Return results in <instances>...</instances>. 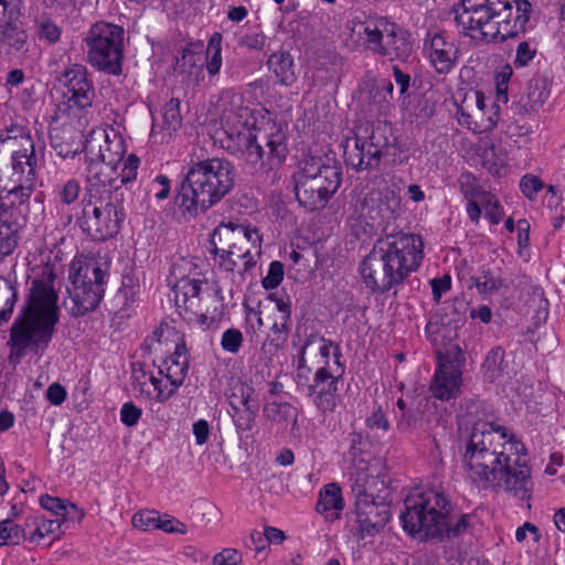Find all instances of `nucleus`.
Here are the masks:
<instances>
[{
    "label": "nucleus",
    "mask_w": 565,
    "mask_h": 565,
    "mask_svg": "<svg viewBox=\"0 0 565 565\" xmlns=\"http://www.w3.org/2000/svg\"><path fill=\"white\" fill-rule=\"evenodd\" d=\"M456 17L471 38L502 43L525 33L532 4L527 0H462Z\"/></svg>",
    "instance_id": "nucleus-5"
},
{
    "label": "nucleus",
    "mask_w": 565,
    "mask_h": 565,
    "mask_svg": "<svg viewBox=\"0 0 565 565\" xmlns=\"http://www.w3.org/2000/svg\"><path fill=\"white\" fill-rule=\"evenodd\" d=\"M458 182L459 190L467 201L477 200V195L483 190L477 178L470 172L462 173Z\"/></svg>",
    "instance_id": "nucleus-55"
},
{
    "label": "nucleus",
    "mask_w": 565,
    "mask_h": 565,
    "mask_svg": "<svg viewBox=\"0 0 565 565\" xmlns=\"http://www.w3.org/2000/svg\"><path fill=\"white\" fill-rule=\"evenodd\" d=\"M367 224L385 232L388 227V184L381 178L372 180V188L364 199Z\"/></svg>",
    "instance_id": "nucleus-22"
},
{
    "label": "nucleus",
    "mask_w": 565,
    "mask_h": 565,
    "mask_svg": "<svg viewBox=\"0 0 565 565\" xmlns=\"http://www.w3.org/2000/svg\"><path fill=\"white\" fill-rule=\"evenodd\" d=\"M244 342L243 332L237 328L226 329L221 337V348L224 352L237 354Z\"/></svg>",
    "instance_id": "nucleus-54"
},
{
    "label": "nucleus",
    "mask_w": 565,
    "mask_h": 565,
    "mask_svg": "<svg viewBox=\"0 0 565 565\" xmlns=\"http://www.w3.org/2000/svg\"><path fill=\"white\" fill-rule=\"evenodd\" d=\"M82 191V183L77 178L61 180L52 186L50 203L57 213L66 212L78 201Z\"/></svg>",
    "instance_id": "nucleus-28"
},
{
    "label": "nucleus",
    "mask_w": 565,
    "mask_h": 565,
    "mask_svg": "<svg viewBox=\"0 0 565 565\" xmlns=\"http://www.w3.org/2000/svg\"><path fill=\"white\" fill-rule=\"evenodd\" d=\"M341 163L329 157L306 156L295 177V193L299 205L313 212L323 209L342 183Z\"/></svg>",
    "instance_id": "nucleus-9"
},
{
    "label": "nucleus",
    "mask_w": 565,
    "mask_h": 565,
    "mask_svg": "<svg viewBox=\"0 0 565 565\" xmlns=\"http://www.w3.org/2000/svg\"><path fill=\"white\" fill-rule=\"evenodd\" d=\"M296 384L323 415L342 402L345 362L341 345L317 332L306 335L298 350Z\"/></svg>",
    "instance_id": "nucleus-3"
},
{
    "label": "nucleus",
    "mask_w": 565,
    "mask_h": 565,
    "mask_svg": "<svg viewBox=\"0 0 565 565\" xmlns=\"http://www.w3.org/2000/svg\"><path fill=\"white\" fill-rule=\"evenodd\" d=\"M17 17L18 10L0 18V50L8 54H24L29 50V34Z\"/></svg>",
    "instance_id": "nucleus-23"
},
{
    "label": "nucleus",
    "mask_w": 565,
    "mask_h": 565,
    "mask_svg": "<svg viewBox=\"0 0 565 565\" xmlns=\"http://www.w3.org/2000/svg\"><path fill=\"white\" fill-rule=\"evenodd\" d=\"M524 445L507 428L477 422L463 441L461 462L470 482L479 490H504L520 500L530 498L531 467Z\"/></svg>",
    "instance_id": "nucleus-1"
},
{
    "label": "nucleus",
    "mask_w": 565,
    "mask_h": 565,
    "mask_svg": "<svg viewBox=\"0 0 565 565\" xmlns=\"http://www.w3.org/2000/svg\"><path fill=\"white\" fill-rule=\"evenodd\" d=\"M222 34L214 32L206 45L205 50V68L211 77L216 76L222 67Z\"/></svg>",
    "instance_id": "nucleus-38"
},
{
    "label": "nucleus",
    "mask_w": 565,
    "mask_h": 565,
    "mask_svg": "<svg viewBox=\"0 0 565 565\" xmlns=\"http://www.w3.org/2000/svg\"><path fill=\"white\" fill-rule=\"evenodd\" d=\"M109 276L108 268L96 258H73L68 268L71 286L67 288L73 303L68 311L72 317H85L99 307Z\"/></svg>",
    "instance_id": "nucleus-10"
},
{
    "label": "nucleus",
    "mask_w": 565,
    "mask_h": 565,
    "mask_svg": "<svg viewBox=\"0 0 565 565\" xmlns=\"http://www.w3.org/2000/svg\"><path fill=\"white\" fill-rule=\"evenodd\" d=\"M366 427L372 431L381 430L385 433L388 428L386 411L382 405L373 409L372 414L365 420Z\"/></svg>",
    "instance_id": "nucleus-61"
},
{
    "label": "nucleus",
    "mask_w": 565,
    "mask_h": 565,
    "mask_svg": "<svg viewBox=\"0 0 565 565\" xmlns=\"http://www.w3.org/2000/svg\"><path fill=\"white\" fill-rule=\"evenodd\" d=\"M190 365V354L184 343H177L174 351L164 358L158 365V375L149 374V384L152 388L146 387V382L140 381L138 370L135 369V380L138 383L141 396L153 404H166L183 385Z\"/></svg>",
    "instance_id": "nucleus-13"
},
{
    "label": "nucleus",
    "mask_w": 565,
    "mask_h": 565,
    "mask_svg": "<svg viewBox=\"0 0 565 565\" xmlns=\"http://www.w3.org/2000/svg\"><path fill=\"white\" fill-rule=\"evenodd\" d=\"M33 28L35 38L46 45H54L60 42L63 33L62 26L47 14L35 18Z\"/></svg>",
    "instance_id": "nucleus-36"
},
{
    "label": "nucleus",
    "mask_w": 565,
    "mask_h": 565,
    "mask_svg": "<svg viewBox=\"0 0 565 565\" xmlns=\"http://www.w3.org/2000/svg\"><path fill=\"white\" fill-rule=\"evenodd\" d=\"M19 228L20 224L13 212L0 210V260L17 247Z\"/></svg>",
    "instance_id": "nucleus-32"
},
{
    "label": "nucleus",
    "mask_w": 565,
    "mask_h": 565,
    "mask_svg": "<svg viewBox=\"0 0 565 565\" xmlns=\"http://www.w3.org/2000/svg\"><path fill=\"white\" fill-rule=\"evenodd\" d=\"M86 163V180L110 183L116 186L113 174L118 170L127 151L126 140L113 126L95 127L85 138L83 147Z\"/></svg>",
    "instance_id": "nucleus-11"
},
{
    "label": "nucleus",
    "mask_w": 565,
    "mask_h": 565,
    "mask_svg": "<svg viewBox=\"0 0 565 565\" xmlns=\"http://www.w3.org/2000/svg\"><path fill=\"white\" fill-rule=\"evenodd\" d=\"M543 188L544 183L537 175L526 173L520 180V191L530 201H534Z\"/></svg>",
    "instance_id": "nucleus-57"
},
{
    "label": "nucleus",
    "mask_w": 565,
    "mask_h": 565,
    "mask_svg": "<svg viewBox=\"0 0 565 565\" xmlns=\"http://www.w3.org/2000/svg\"><path fill=\"white\" fill-rule=\"evenodd\" d=\"M551 87L546 77H533L527 86L525 95L522 97L523 107L526 111H537L550 98Z\"/></svg>",
    "instance_id": "nucleus-33"
},
{
    "label": "nucleus",
    "mask_w": 565,
    "mask_h": 565,
    "mask_svg": "<svg viewBox=\"0 0 565 565\" xmlns=\"http://www.w3.org/2000/svg\"><path fill=\"white\" fill-rule=\"evenodd\" d=\"M174 303L179 315L183 312L195 315L216 309L218 317L223 318L225 305L221 288L210 281L201 273H192L177 279L172 288Z\"/></svg>",
    "instance_id": "nucleus-15"
},
{
    "label": "nucleus",
    "mask_w": 565,
    "mask_h": 565,
    "mask_svg": "<svg viewBox=\"0 0 565 565\" xmlns=\"http://www.w3.org/2000/svg\"><path fill=\"white\" fill-rule=\"evenodd\" d=\"M235 170L224 158L193 162L181 182L174 205L183 217L194 218L218 203L234 186Z\"/></svg>",
    "instance_id": "nucleus-6"
},
{
    "label": "nucleus",
    "mask_w": 565,
    "mask_h": 565,
    "mask_svg": "<svg viewBox=\"0 0 565 565\" xmlns=\"http://www.w3.org/2000/svg\"><path fill=\"white\" fill-rule=\"evenodd\" d=\"M267 66L281 86L289 87L297 81L295 61L288 51H278L270 54Z\"/></svg>",
    "instance_id": "nucleus-30"
},
{
    "label": "nucleus",
    "mask_w": 565,
    "mask_h": 565,
    "mask_svg": "<svg viewBox=\"0 0 565 565\" xmlns=\"http://www.w3.org/2000/svg\"><path fill=\"white\" fill-rule=\"evenodd\" d=\"M391 287L403 282L416 271L424 258V244L419 236L411 233L391 235Z\"/></svg>",
    "instance_id": "nucleus-16"
},
{
    "label": "nucleus",
    "mask_w": 565,
    "mask_h": 565,
    "mask_svg": "<svg viewBox=\"0 0 565 565\" xmlns=\"http://www.w3.org/2000/svg\"><path fill=\"white\" fill-rule=\"evenodd\" d=\"M252 407L253 405H259L255 397V390L247 383H238L233 386L232 394L230 396V407Z\"/></svg>",
    "instance_id": "nucleus-46"
},
{
    "label": "nucleus",
    "mask_w": 565,
    "mask_h": 565,
    "mask_svg": "<svg viewBox=\"0 0 565 565\" xmlns=\"http://www.w3.org/2000/svg\"><path fill=\"white\" fill-rule=\"evenodd\" d=\"M505 367L504 350L500 347H495L489 351L482 364L483 377L488 382L493 383L503 375Z\"/></svg>",
    "instance_id": "nucleus-39"
},
{
    "label": "nucleus",
    "mask_w": 565,
    "mask_h": 565,
    "mask_svg": "<svg viewBox=\"0 0 565 565\" xmlns=\"http://www.w3.org/2000/svg\"><path fill=\"white\" fill-rule=\"evenodd\" d=\"M61 527V522L55 520L42 519L38 522L35 530L30 536L31 542L40 543L41 540L47 536L55 535Z\"/></svg>",
    "instance_id": "nucleus-56"
},
{
    "label": "nucleus",
    "mask_w": 565,
    "mask_h": 565,
    "mask_svg": "<svg viewBox=\"0 0 565 565\" xmlns=\"http://www.w3.org/2000/svg\"><path fill=\"white\" fill-rule=\"evenodd\" d=\"M462 371L458 362L439 355V363L429 383V391L439 401L448 402L460 395Z\"/></svg>",
    "instance_id": "nucleus-21"
},
{
    "label": "nucleus",
    "mask_w": 565,
    "mask_h": 565,
    "mask_svg": "<svg viewBox=\"0 0 565 565\" xmlns=\"http://www.w3.org/2000/svg\"><path fill=\"white\" fill-rule=\"evenodd\" d=\"M344 508L345 500L342 488L338 482L327 483L319 490L315 511L322 515L326 521L340 520Z\"/></svg>",
    "instance_id": "nucleus-25"
},
{
    "label": "nucleus",
    "mask_w": 565,
    "mask_h": 565,
    "mask_svg": "<svg viewBox=\"0 0 565 565\" xmlns=\"http://www.w3.org/2000/svg\"><path fill=\"white\" fill-rule=\"evenodd\" d=\"M411 57H413L412 33L395 23H391V61L398 60L406 63Z\"/></svg>",
    "instance_id": "nucleus-34"
},
{
    "label": "nucleus",
    "mask_w": 565,
    "mask_h": 565,
    "mask_svg": "<svg viewBox=\"0 0 565 565\" xmlns=\"http://www.w3.org/2000/svg\"><path fill=\"white\" fill-rule=\"evenodd\" d=\"M125 220L124 193L113 191L110 183L87 181L76 214L82 233L94 242H106L117 236Z\"/></svg>",
    "instance_id": "nucleus-8"
},
{
    "label": "nucleus",
    "mask_w": 565,
    "mask_h": 565,
    "mask_svg": "<svg viewBox=\"0 0 565 565\" xmlns=\"http://www.w3.org/2000/svg\"><path fill=\"white\" fill-rule=\"evenodd\" d=\"M117 297L121 299V310H130L139 302L140 279L134 268L124 270Z\"/></svg>",
    "instance_id": "nucleus-35"
},
{
    "label": "nucleus",
    "mask_w": 565,
    "mask_h": 565,
    "mask_svg": "<svg viewBox=\"0 0 565 565\" xmlns=\"http://www.w3.org/2000/svg\"><path fill=\"white\" fill-rule=\"evenodd\" d=\"M36 189V184L23 182L20 180L7 181V185L0 192V210L12 211L15 216V210L30 204L32 194Z\"/></svg>",
    "instance_id": "nucleus-27"
},
{
    "label": "nucleus",
    "mask_w": 565,
    "mask_h": 565,
    "mask_svg": "<svg viewBox=\"0 0 565 565\" xmlns=\"http://www.w3.org/2000/svg\"><path fill=\"white\" fill-rule=\"evenodd\" d=\"M266 36L262 31H249L243 34L238 44L242 47H246L248 50L260 51L265 46Z\"/></svg>",
    "instance_id": "nucleus-64"
},
{
    "label": "nucleus",
    "mask_w": 565,
    "mask_h": 565,
    "mask_svg": "<svg viewBox=\"0 0 565 565\" xmlns=\"http://www.w3.org/2000/svg\"><path fill=\"white\" fill-rule=\"evenodd\" d=\"M223 232L234 234L232 226L220 225L213 231L210 239L220 269L226 273L244 274L255 267L256 260L249 247L244 248L236 243H231L227 249L217 247V243L222 242Z\"/></svg>",
    "instance_id": "nucleus-19"
},
{
    "label": "nucleus",
    "mask_w": 565,
    "mask_h": 565,
    "mask_svg": "<svg viewBox=\"0 0 565 565\" xmlns=\"http://www.w3.org/2000/svg\"><path fill=\"white\" fill-rule=\"evenodd\" d=\"M396 85L398 86L399 95L405 99L409 96V88L412 82V74L408 70H403L399 65L391 67Z\"/></svg>",
    "instance_id": "nucleus-62"
},
{
    "label": "nucleus",
    "mask_w": 565,
    "mask_h": 565,
    "mask_svg": "<svg viewBox=\"0 0 565 565\" xmlns=\"http://www.w3.org/2000/svg\"><path fill=\"white\" fill-rule=\"evenodd\" d=\"M423 55L439 75L449 74L459 60V47L446 31L428 30L423 41Z\"/></svg>",
    "instance_id": "nucleus-17"
},
{
    "label": "nucleus",
    "mask_w": 565,
    "mask_h": 565,
    "mask_svg": "<svg viewBox=\"0 0 565 565\" xmlns=\"http://www.w3.org/2000/svg\"><path fill=\"white\" fill-rule=\"evenodd\" d=\"M125 30L122 26L99 21L86 38L88 63L97 71L119 76L122 73Z\"/></svg>",
    "instance_id": "nucleus-14"
},
{
    "label": "nucleus",
    "mask_w": 565,
    "mask_h": 565,
    "mask_svg": "<svg viewBox=\"0 0 565 565\" xmlns=\"http://www.w3.org/2000/svg\"><path fill=\"white\" fill-rule=\"evenodd\" d=\"M399 520L409 536L443 543L466 534L473 515L455 513L449 495L431 488L411 492L404 500Z\"/></svg>",
    "instance_id": "nucleus-4"
},
{
    "label": "nucleus",
    "mask_w": 565,
    "mask_h": 565,
    "mask_svg": "<svg viewBox=\"0 0 565 565\" xmlns=\"http://www.w3.org/2000/svg\"><path fill=\"white\" fill-rule=\"evenodd\" d=\"M25 536L24 529L8 518L0 521V547L18 545Z\"/></svg>",
    "instance_id": "nucleus-47"
},
{
    "label": "nucleus",
    "mask_w": 565,
    "mask_h": 565,
    "mask_svg": "<svg viewBox=\"0 0 565 565\" xmlns=\"http://www.w3.org/2000/svg\"><path fill=\"white\" fill-rule=\"evenodd\" d=\"M142 416V409L134 402H126L120 408V420L127 427H134Z\"/></svg>",
    "instance_id": "nucleus-60"
},
{
    "label": "nucleus",
    "mask_w": 565,
    "mask_h": 565,
    "mask_svg": "<svg viewBox=\"0 0 565 565\" xmlns=\"http://www.w3.org/2000/svg\"><path fill=\"white\" fill-rule=\"evenodd\" d=\"M72 125H63L50 130V145L55 153L63 159L74 158L79 150L78 136Z\"/></svg>",
    "instance_id": "nucleus-29"
},
{
    "label": "nucleus",
    "mask_w": 565,
    "mask_h": 565,
    "mask_svg": "<svg viewBox=\"0 0 565 565\" xmlns=\"http://www.w3.org/2000/svg\"><path fill=\"white\" fill-rule=\"evenodd\" d=\"M57 292L52 282L35 279L29 298L10 328L12 353L22 356L34 345L47 347L58 322Z\"/></svg>",
    "instance_id": "nucleus-7"
},
{
    "label": "nucleus",
    "mask_w": 565,
    "mask_h": 565,
    "mask_svg": "<svg viewBox=\"0 0 565 565\" xmlns=\"http://www.w3.org/2000/svg\"><path fill=\"white\" fill-rule=\"evenodd\" d=\"M388 521V515H384L381 519V522H373L370 516L365 513H358V532L359 539L364 540L367 536H373L380 532V530L385 525Z\"/></svg>",
    "instance_id": "nucleus-53"
},
{
    "label": "nucleus",
    "mask_w": 565,
    "mask_h": 565,
    "mask_svg": "<svg viewBox=\"0 0 565 565\" xmlns=\"http://www.w3.org/2000/svg\"><path fill=\"white\" fill-rule=\"evenodd\" d=\"M284 265L279 260H273L268 266L267 275L263 278L262 285L266 290L277 288L284 279Z\"/></svg>",
    "instance_id": "nucleus-58"
},
{
    "label": "nucleus",
    "mask_w": 565,
    "mask_h": 565,
    "mask_svg": "<svg viewBox=\"0 0 565 565\" xmlns=\"http://www.w3.org/2000/svg\"><path fill=\"white\" fill-rule=\"evenodd\" d=\"M139 166L140 159L135 153H130L121 163L120 171L113 174V178H116V186L113 191L119 192L120 185L132 183L137 178Z\"/></svg>",
    "instance_id": "nucleus-45"
},
{
    "label": "nucleus",
    "mask_w": 565,
    "mask_h": 565,
    "mask_svg": "<svg viewBox=\"0 0 565 565\" xmlns=\"http://www.w3.org/2000/svg\"><path fill=\"white\" fill-rule=\"evenodd\" d=\"M183 315H180L183 320L188 321L189 323H193L195 327H198L202 331L207 330H214L218 327L220 321L222 320L221 317H218L216 309L210 310V313L205 311L198 312L195 315L183 312Z\"/></svg>",
    "instance_id": "nucleus-48"
},
{
    "label": "nucleus",
    "mask_w": 565,
    "mask_h": 565,
    "mask_svg": "<svg viewBox=\"0 0 565 565\" xmlns=\"http://www.w3.org/2000/svg\"><path fill=\"white\" fill-rule=\"evenodd\" d=\"M387 149V137H377L375 131H371L367 137L356 135L354 148L344 150V161L347 166L356 171L371 170L379 167L381 157L386 153Z\"/></svg>",
    "instance_id": "nucleus-20"
},
{
    "label": "nucleus",
    "mask_w": 565,
    "mask_h": 565,
    "mask_svg": "<svg viewBox=\"0 0 565 565\" xmlns=\"http://www.w3.org/2000/svg\"><path fill=\"white\" fill-rule=\"evenodd\" d=\"M242 562V553L236 548L227 547L213 556L211 565H239Z\"/></svg>",
    "instance_id": "nucleus-63"
},
{
    "label": "nucleus",
    "mask_w": 565,
    "mask_h": 565,
    "mask_svg": "<svg viewBox=\"0 0 565 565\" xmlns=\"http://www.w3.org/2000/svg\"><path fill=\"white\" fill-rule=\"evenodd\" d=\"M537 54V44L534 40L522 41L518 44L513 64L516 68L530 65Z\"/></svg>",
    "instance_id": "nucleus-52"
},
{
    "label": "nucleus",
    "mask_w": 565,
    "mask_h": 565,
    "mask_svg": "<svg viewBox=\"0 0 565 565\" xmlns=\"http://www.w3.org/2000/svg\"><path fill=\"white\" fill-rule=\"evenodd\" d=\"M270 319L273 323L269 328L270 332L264 342V349L268 347L270 352H277L285 347L288 340L291 319L278 318L275 316H270Z\"/></svg>",
    "instance_id": "nucleus-37"
},
{
    "label": "nucleus",
    "mask_w": 565,
    "mask_h": 565,
    "mask_svg": "<svg viewBox=\"0 0 565 565\" xmlns=\"http://www.w3.org/2000/svg\"><path fill=\"white\" fill-rule=\"evenodd\" d=\"M386 20L382 19L380 22L369 21L364 24L363 31L360 32L363 34V39L369 49L385 53V49L382 45L383 33L379 24L385 25Z\"/></svg>",
    "instance_id": "nucleus-49"
},
{
    "label": "nucleus",
    "mask_w": 565,
    "mask_h": 565,
    "mask_svg": "<svg viewBox=\"0 0 565 565\" xmlns=\"http://www.w3.org/2000/svg\"><path fill=\"white\" fill-rule=\"evenodd\" d=\"M203 42H189L180 51L175 61V68L189 81L200 82L203 78Z\"/></svg>",
    "instance_id": "nucleus-26"
},
{
    "label": "nucleus",
    "mask_w": 565,
    "mask_h": 565,
    "mask_svg": "<svg viewBox=\"0 0 565 565\" xmlns=\"http://www.w3.org/2000/svg\"><path fill=\"white\" fill-rule=\"evenodd\" d=\"M473 98H463L461 100L457 106V120L460 126L466 127L476 134H480L492 128L495 122L490 118H481V116H479L473 109Z\"/></svg>",
    "instance_id": "nucleus-31"
},
{
    "label": "nucleus",
    "mask_w": 565,
    "mask_h": 565,
    "mask_svg": "<svg viewBox=\"0 0 565 565\" xmlns=\"http://www.w3.org/2000/svg\"><path fill=\"white\" fill-rule=\"evenodd\" d=\"M158 530L168 534L185 535L188 533L186 524L168 513L160 514Z\"/></svg>",
    "instance_id": "nucleus-59"
},
{
    "label": "nucleus",
    "mask_w": 565,
    "mask_h": 565,
    "mask_svg": "<svg viewBox=\"0 0 565 565\" xmlns=\"http://www.w3.org/2000/svg\"><path fill=\"white\" fill-rule=\"evenodd\" d=\"M263 414L268 420L276 423L297 420L295 407L287 402H268L264 405Z\"/></svg>",
    "instance_id": "nucleus-43"
},
{
    "label": "nucleus",
    "mask_w": 565,
    "mask_h": 565,
    "mask_svg": "<svg viewBox=\"0 0 565 565\" xmlns=\"http://www.w3.org/2000/svg\"><path fill=\"white\" fill-rule=\"evenodd\" d=\"M162 129L169 136L180 129L182 124V116L180 113V100L171 98L162 107Z\"/></svg>",
    "instance_id": "nucleus-44"
},
{
    "label": "nucleus",
    "mask_w": 565,
    "mask_h": 565,
    "mask_svg": "<svg viewBox=\"0 0 565 565\" xmlns=\"http://www.w3.org/2000/svg\"><path fill=\"white\" fill-rule=\"evenodd\" d=\"M64 86L63 103L57 107V116L65 117L78 130L86 128L94 116L95 88L86 66L73 64L62 74Z\"/></svg>",
    "instance_id": "nucleus-12"
},
{
    "label": "nucleus",
    "mask_w": 565,
    "mask_h": 565,
    "mask_svg": "<svg viewBox=\"0 0 565 565\" xmlns=\"http://www.w3.org/2000/svg\"><path fill=\"white\" fill-rule=\"evenodd\" d=\"M160 513L157 510L143 509L132 515V526L143 532L158 530Z\"/></svg>",
    "instance_id": "nucleus-50"
},
{
    "label": "nucleus",
    "mask_w": 565,
    "mask_h": 565,
    "mask_svg": "<svg viewBox=\"0 0 565 565\" xmlns=\"http://www.w3.org/2000/svg\"><path fill=\"white\" fill-rule=\"evenodd\" d=\"M258 411L259 405H253L252 407H236L233 405L230 415L236 431L239 434L252 431L256 425Z\"/></svg>",
    "instance_id": "nucleus-40"
},
{
    "label": "nucleus",
    "mask_w": 565,
    "mask_h": 565,
    "mask_svg": "<svg viewBox=\"0 0 565 565\" xmlns=\"http://www.w3.org/2000/svg\"><path fill=\"white\" fill-rule=\"evenodd\" d=\"M40 505L44 510L52 512L56 516H62L63 519L70 513V510L76 509L74 503L50 494H43L40 497Z\"/></svg>",
    "instance_id": "nucleus-51"
},
{
    "label": "nucleus",
    "mask_w": 565,
    "mask_h": 565,
    "mask_svg": "<svg viewBox=\"0 0 565 565\" xmlns=\"http://www.w3.org/2000/svg\"><path fill=\"white\" fill-rule=\"evenodd\" d=\"M222 148L246 167L258 168L267 173L280 168L287 159L289 150L286 125L271 118L257 124L248 107L226 111L222 117Z\"/></svg>",
    "instance_id": "nucleus-2"
},
{
    "label": "nucleus",
    "mask_w": 565,
    "mask_h": 565,
    "mask_svg": "<svg viewBox=\"0 0 565 565\" xmlns=\"http://www.w3.org/2000/svg\"><path fill=\"white\" fill-rule=\"evenodd\" d=\"M361 275L366 287L373 291L388 289V250L383 248L380 252L373 250L361 264Z\"/></svg>",
    "instance_id": "nucleus-24"
},
{
    "label": "nucleus",
    "mask_w": 565,
    "mask_h": 565,
    "mask_svg": "<svg viewBox=\"0 0 565 565\" xmlns=\"http://www.w3.org/2000/svg\"><path fill=\"white\" fill-rule=\"evenodd\" d=\"M468 287H476L479 294L488 296L505 287V282L492 270L482 268L479 276L471 277V284Z\"/></svg>",
    "instance_id": "nucleus-41"
},
{
    "label": "nucleus",
    "mask_w": 565,
    "mask_h": 565,
    "mask_svg": "<svg viewBox=\"0 0 565 565\" xmlns=\"http://www.w3.org/2000/svg\"><path fill=\"white\" fill-rule=\"evenodd\" d=\"M350 446L344 456L355 470L358 480L367 481L376 478L386 486L387 468H380L381 460L374 457L370 450V443L362 433L353 431L349 436Z\"/></svg>",
    "instance_id": "nucleus-18"
},
{
    "label": "nucleus",
    "mask_w": 565,
    "mask_h": 565,
    "mask_svg": "<svg viewBox=\"0 0 565 565\" xmlns=\"http://www.w3.org/2000/svg\"><path fill=\"white\" fill-rule=\"evenodd\" d=\"M509 158L502 148L491 146L483 152V166L494 177H502L505 173Z\"/></svg>",
    "instance_id": "nucleus-42"
}]
</instances>
